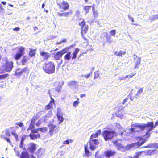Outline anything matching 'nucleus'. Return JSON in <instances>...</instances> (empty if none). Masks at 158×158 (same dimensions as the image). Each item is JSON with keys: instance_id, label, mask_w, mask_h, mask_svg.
Wrapping results in <instances>:
<instances>
[{"instance_id": "1", "label": "nucleus", "mask_w": 158, "mask_h": 158, "mask_svg": "<svg viewBox=\"0 0 158 158\" xmlns=\"http://www.w3.org/2000/svg\"><path fill=\"white\" fill-rule=\"evenodd\" d=\"M73 46H74L73 45H70L63 48L61 50L58 51L54 54V58L56 60H59L62 57L63 54L67 53L64 57L65 60H69L70 59H75L77 58V54L79 51V49L78 48H76L75 49L71 56V52H68V50Z\"/></svg>"}, {"instance_id": "2", "label": "nucleus", "mask_w": 158, "mask_h": 158, "mask_svg": "<svg viewBox=\"0 0 158 158\" xmlns=\"http://www.w3.org/2000/svg\"><path fill=\"white\" fill-rule=\"evenodd\" d=\"M42 69L47 74H49L53 73L55 71L54 64L52 61L45 62L42 66Z\"/></svg>"}, {"instance_id": "3", "label": "nucleus", "mask_w": 158, "mask_h": 158, "mask_svg": "<svg viewBox=\"0 0 158 158\" xmlns=\"http://www.w3.org/2000/svg\"><path fill=\"white\" fill-rule=\"evenodd\" d=\"M78 25L81 27V34L83 40L86 42L88 41V40L85 35L87 32L89 27L86 24V22L84 19H83L82 21L79 22Z\"/></svg>"}, {"instance_id": "4", "label": "nucleus", "mask_w": 158, "mask_h": 158, "mask_svg": "<svg viewBox=\"0 0 158 158\" xmlns=\"http://www.w3.org/2000/svg\"><path fill=\"white\" fill-rule=\"evenodd\" d=\"M14 150L16 154L20 158H36L33 154H30L26 150L23 151L21 153L18 150V148L15 147Z\"/></svg>"}, {"instance_id": "5", "label": "nucleus", "mask_w": 158, "mask_h": 158, "mask_svg": "<svg viewBox=\"0 0 158 158\" xmlns=\"http://www.w3.org/2000/svg\"><path fill=\"white\" fill-rule=\"evenodd\" d=\"M116 133L112 130H107L103 131L102 135L106 141L110 140L113 139Z\"/></svg>"}, {"instance_id": "6", "label": "nucleus", "mask_w": 158, "mask_h": 158, "mask_svg": "<svg viewBox=\"0 0 158 158\" xmlns=\"http://www.w3.org/2000/svg\"><path fill=\"white\" fill-rule=\"evenodd\" d=\"M25 48L23 47H20L19 49L18 52H17L14 56V58L16 60H19L21 57L24 54Z\"/></svg>"}, {"instance_id": "7", "label": "nucleus", "mask_w": 158, "mask_h": 158, "mask_svg": "<svg viewBox=\"0 0 158 158\" xmlns=\"http://www.w3.org/2000/svg\"><path fill=\"white\" fill-rule=\"evenodd\" d=\"M90 145V149L91 150H94L96 147L99 143V142L98 139H90L89 141Z\"/></svg>"}, {"instance_id": "8", "label": "nucleus", "mask_w": 158, "mask_h": 158, "mask_svg": "<svg viewBox=\"0 0 158 158\" xmlns=\"http://www.w3.org/2000/svg\"><path fill=\"white\" fill-rule=\"evenodd\" d=\"M38 132L37 129H36L31 131L29 135L30 137V138L32 140L40 138L41 136L40 135V134L38 133Z\"/></svg>"}, {"instance_id": "9", "label": "nucleus", "mask_w": 158, "mask_h": 158, "mask_svg": "<svg viewBox=\"0 0 158 158\" xmlns=\"http://www.w3.org/2000/svg\"><path fill=\"white\" fill-rule=\"evenodd\" d=\"M48 127L49 128V134L51 136H52L54 134L57 132V128L56 126L50 123L48 125Z\"/></svg>"}, {"instance_id": "10", "label": "nucleus", "mask_w": 158, "mask_h": 158, "mask_svg": "<svg viewBox=\"0 0 158 158\" xmlns=\"http://www.w3.org/2000/svg\"><path fill=\"white\" fill-rule=\"evenodd\" d=\"M57 5L59 6V8L64 11L69 9V4L65 1H63L60 3H57Z\"/></svg>"}, {"instance_id": "11", "label": "nucleus", "mask_w": 158, "mask_h": 158, "mask_svg": "<svg viewBox=\"0 0 158 158\" xmlns=\"http://www.w3.org/2000/svg\"><path fill=\"white\" fill-rule=\"evenodd\" d=\"M104 155L107 158H110L114 156L116 154V152L114 150H107L104 152Z\"/></svg>"}, {"instance_id": "12", "label": "nucleus", "mask_w": 158, "mask_h": 158, "mask_svg": "<svg viewBox=\"0 0 158 158\" xmlns=\"http://www.w3.org/2000/svg\"><path fill=\"white\" fill-rule=\"evenodd\" d=\"M37 145L33 143H31L28 145L27 150L31 153H34L37 149Z\"/></svg>"}, {"instance_id": "13", "label": "nucleus", "mask_w": 158, "mask_h": 158, "mask_svg": "<svg viewBox=\"0 0 158 158\" xmlns=\"http://www.w3.org/2000/svg\"><path fill=\"white\" fill-rule=\"evenodd\" d=\"M13 63L12 61L9 62L6 60L5 64V69L6 71L7 72H10L13 67Z\"/></svg>"}, {"instance_id": "14", "label": "nucleus", "mask_w": 158, "mask_h": 158, "mask_svg": "<svg viewBox=\"0 0 158 158\" xmlns=\"http://www.w3.org/2000/svg\"><path fill=\"white\" fill-rule=\"evenodd\" d=\"M45 150L41 148H39L36 151L35 155L37 158H42L45 154Z\"/></svg>"}, {"instance_id": "15", "label": "nucleus", "mask_w": 158, "mask_h": 158, "mask_svg": "<svg viewBox=\"0 0 158 158\" xmlns=\"http://www.w3.org/2000/svg\"><path fill=\"white\" fill-rule=\"evenodd\" d=\"M145 128H147L148 130L146 133V134H148V132L151 131L155 127V124L154 125V122H148L146 124H144Z\"/></svg>"}, {"instance_id": "16", "label": "nucleus", "mask_w": 158, "mask_h": 158, "mask_svg": "<svg viewBox=\"0 0 158 158\" xmlns=\"http://www.w3.org/2000/svg\"><path fill=\"white\" fill-rule=\"evenodd\" d=\"M51 100L49 101V103L48 104L46 105L45 107V109L46 110H47L50 109H52L53 104H54L55 101L53 98L52 97H51Z\"/></svg>"}, {"instance_id": "17", "label": "nucleus", "mask_w": 158, "mask_h": 158, "mask_svg": "<svg viewBox=\"0 0 158 158\" xmlns=\"http://www.w3.org/2000/svg\"><path fill=\"white\" fill-rule=\"evenodd\" d=\"M143 152H143V153L145 156H151L152 155H155L157 152L156 150H147L143 151Z\"/></svg>"}, {"instance_id": "18", "label": "nucleus", "mask_w": 158, "mask_h": 158, "mask_svg": "<svg viewBox=\"0 0 158 158\" xmlns=\"http://www.w3.org/2000/svg\"><path fill=\"white\" fill-rule=\"evenodd\" d=\"M72 14V11L71 10L69 11L68 12H64L62 13H58V15L60 17H68Z\"/></svg>"}, {"instance_id": "19", "label": "nucleus", "mask_w": 158, "mask_h": 158, "mask_svg": "<svg viewBox=\"0 0 158 158\" xmlns=\"http://www.w3.org/2000/svg\"><path fill=\"white\" fill-rule=\"evenodd\" d=\"M40 55L44 60H47L50 57L49 53L44 51L40 52Z\"/></svg>"}, {"instance_id": "20", "label": "nucleus", "mask_w": 158, "mask_h": 158, "mask_svg": "<svg viewBox=\"0 0 158 158\" xmlns=\"http://www.w3.org/2000/svg\"><path fill=\"white\" fill-rule=\"evenodd\" d=\"M114 144L115 145V146L117 147L118 150L124 148V147L121 143L118 142V140H116L114 141Z\"/></svg>"}, {"instance_id": "21", "label": "nucleus", "mask_w": 158, "mask_h": 158, "mask_svg": "<svg viewBox=\"0 0 158 158\" xmlns=\"http://www.w3.org/2000/svg\"><path fill=\"white\" fill-rule=\"evenodd\" d=\"M146 141V140L145 139L141 137H140L139 138V140L137 142L135 143H137V146L139 147L143 144Z\"/></svg>"}, {"instance_id": "22", "label": "nucleus", "mask_w": 158, "mask_h": 158, "mask_svg": "<svg viewBox=\"0 0 158 158\" xmlns=\"http://www.w3.org/2000/svg\"><path fill=\"white\" fill-rule=\"evenodd\" d=\"M101 133V130L99 129L98 130L96 133H93L90 136V139H93L94 138H98L99 135Z\"/></svg>"}, {"instance_id": "23", "label": "nucleus", "mask_w": 158, "mask_h": 158, "mask_svg": "<svg viewBox=\"0 0 158 158\" xmlns=\"http://www.w3.org/2000/svg\"><path fill=\"white\" fill-rule=\"evenodd\" d=\"M126 53L125 51L120 50L119 51H115L114 52V55L116 56L122 57L123 55H124Z\"/></svg>"}, {"instance_id": "24", "label": "nucleus", "mask_w": 158, "mask_h": 158, "mask_svg": "<svg viewBox=\"0 0 158 158\" xmlns=\"http://www.w3.org/2000/svg\"><path fill=\"white\" fill-rule=\"evenodd\" d=\"M143 152H143V151H141L139 152H136L135 153V155H134L133 156H129V158H139V156L142 155L143 153Z\"/></svg>"}, {"instance_id": "25", "label": "nucleus", "mask_w": 158, "mask_h": 158, "mask_svg": "<svg viewBox=\"0 0 158 158\" xmlns=\"http://www.w3.org/2000/svg\"><path fill=\"white\" fill-rule=\"evenodd\" d=\"M40 116L38 114L34 115L31 120V123L35 124L36 121L40 118Z\"/></svg>"}, {"instance_id": "26", "label": "nucleus", "mask_w": 158, "mask_h": 158, "mask_svg": "<svg viewBox=\"0 0 158 158\" xmlns=\"http://www.w3.org/2000/svg\"><path fill=\"white\" fill-rule=\"evenodd\" d=\"M143 148H158V144L157 143H152L148 145L147 146H145L143 147Z\"/></svg>"}, {"instance_id": "27", "label": "nucleus", "mask_w": 158, "mask_h": 158, "mask_svg": "<svg viewBox=\"0 0 158 158\" xmlns=\"http://www.w3.org/2000/svg\"><path fill=\"white\" fill-rule=\"evenodd\" d=\"M139 124L135 123L132 125L131 127L132 128H131V130L132 131L138 132V130L136 131V129L138 128Z\"/></svg>"}, {"instance_id": "28", "label": "nucleus", "mask_w": 158, "mask_h": 158, "mask_svg": "<svg viewBox=\"0 0 158 158\" xmlns=\"http://www.w3.org/2000/svg\"><path fill=\"white\" fill-rule=\"evenodd\" d=\"M85 152V156L87 157L89 156L91 153L89 151V150L87 148V146L85 145L84 146Z\"/></svg>"}, {"instance_id": "29", "label": "nucleus", "mask_w": 158, "mask_h": 158, "mask_svg": "<svg viewBox=\"0 0 158 158\" xmlns=\"http://www.w3.org/2000/svg\"><path fill=\"white\" fill-rule=\"evenodd\" d=\"M27 61V58L26 56H24L21 60V63L22 65H25Z\"/></svg>"}, {"instance_id": "30", "label": "nucleus", "mask_w": 158, "mask_h": 158, "mask_svg": "<svg viewBox=\"0 0 158 158\" xmlns=\"http://www.w3.org/2000/svg\"><path fill=\"white\" fill-rule=\"evenodd\" d=\"M91 7V6H86L84 7V10L85 11V13L86 14H87L90 9Z\"/></svg>"}, {"instance_id": "31", "label": "nucleus", "mask_w": 158, "mask_h": 158, "mask_svg": "<svg viewBox=\"0 0 158 158\" xmlns=\"http://www.w3.org/2000/svg\"><path fill=\"white\" fill-rule=\"evenodd\" d=\"M136 146H137V143H133L127 145L126 148L128 150H129L132 148L135 147Z\"/></svg>"}, {"instance_id": "32", "label": "nucleus", "mask_w": 158, "mask_h": 158, "mask_svg": "<svg viewBox=\"0 0 158 158\" xmlns=\"http://www.w3.org/2000/svg\"><path fill=\"white\" fill-rule=\"evenodd\" d=\"M50 114L48 115V114H47L43 116V118L44 119V121H46L48 120V119L51 116V115L52 114V110H50L49 111Z\"/></svg>"}, {"instance_id": "33", "label": "nucleus", "mask_w": 158, "mask_h": 158, "mask_svg": "<svg viewBox=\"0 0 158 158\" xmlns=\"http://www.w3.org/2000/svg\"><path fill=\"white\" fill-rule=\"evenodd\" d=\"M35 50L30 49L29 52V55L31 57H35Z\"/></svg>"}, {"instance_id": "34", "label": "nucleus", "mask_w": 158, "mask_h": 158, "mask_svg": "<svg viewBox=\"0 0 158 158\" xmlns=\"http://www.w3.org/2000/svg\"><path fill=\"white\" fill-rule=\"evenodd\" d=\"M56 115L58 120L60 121V123L62 122L64 120L63 114H57Z\"/></svg>"}, {"instance_id": "35", "label": "nucleus", "mask_w": 158, "mask_h": 158, "mask_svg": "<svg viewBox=\"0 0 158 158\" xmlns=\"http://www.w3.org/2000/svg\"><path fill=\"white\" fill-rule=\"evenodd\" d=\"M36 129H37V131L38 132V131H40L42 132H45L48 131L47 128L46 127H42V128H39Z\"/></svg>"}, {"instance_id": "36", "label": "nucleus", "mask_w": 158, "mask_h": 158, "mask_svg": "<svg viewBox=\"0 0 158 158\" xmlns=\"http://www.w3.org/2000/svg\"><path fill=\"white\" fill-rule=\"evenodd\" d=\"M77 82L75 81H72L69 83V85L70 86L76 87L77 86Z\"/></svg>"}, {"instance_id": "37", "label": "nucleus", "mask_w": 158, "mask_h": 158, "mask_svg": "<svg viewBox=\"0 0 158 158\" xmlns=\"http://www.w3.org/2000/svg\"><path fill=\"white\" fill-rule=\"evenodd\" d=\"M93 12V16L94 17H97L98 16L99 13L97 10H95V8L94 7L92 9Z\"/></svg>"}, {"instance_id": "38", "label": "nucleus", "mask_w": 158, "mask_h": 158, "mask_svg": "<svg viewBox=\"0 0 158 158\" xmlns=\"http://www.w3.org/2000/svg\"><path fill=\"white\" fill-rule=\"evenodd\" d=\"M22 71H19V70H17L14 73V75L15 76H19L22 74Z\"/></svg>"}, {"instance_id": "39", "label": "nucleus", "mask_w": 158, "mask_h": 158, "mask_svg": "<svg viewBox=\"0 0 158 158\" xmlns=\"http://www.w3.org/2000/svg\"><path fill=\"white\" fill-rule=\"evenodd\" d=\"M9 76L8 74H6L3 75H0V79H5L7 77Z\"/></svg>"}, {"instance_id": "40", "label": "nucleus", "mask_w": 158, "mask_h": 158, "mask_svg": "<svg viewBox=\"0 0 158 158\" xmlns=\"http://www.w3.org/2000/svg\"><path fill=\"white\" fill-rule=\"evenodd\" d=\"M12 134L14 136L16 140L17 141L18 140V134L16 133L15 130L12 132Z\"/></svg>"}, {"instance_id": "41", "label": "nucleus", "mask_w": 158, "mask_h": 158, "mask_svg": "<svg viewBox=\"0 0 158 158\" xmlns=\"http://www.w3.org/2000/svg\"><path fill=\"white\" fill-rule=\"evenodd\" d=\"M140 59L139 58L138 60L135 63V66L134 67L135 68H138V65H140Z\"/></svg>"}, {"instance_id": "42", "label": "nucleus", "mask_w": 158, "mask_h": 158, "mask_svg": "<svg viewBox=\"0 0 158 158\" xmlns=\"http://www.w3.org/2000/svg\"><path fill=\"white\" fill-rule=\"evenodd\" d=\"M79 98H77V100L73 102V105L74 107H77L78 106V104L80 102L79 101Z\"/></svg>"}, {"instance_id": "43", "label": "nucleus", "mask_w": 158, "mask_h": 158, "mask_svg": "<svg viewBox=\"0 0 158 158\" xmlns=\"http://www.w3.org/2000/svg\"><path fill=\"white\" fill-rule=\"evenodd\" d=\"M4 9L2 5L0 4V15H2L4 13Z\"/></svg>"}, {"instance_id": "44", "label": "nucleus", "mask_w": 158, "mask_h": 158, "mask_svg": "<svg viewBox=\"0 0 158 158\" xmlns=\"http://www.w3.org/2000/svg\"><path fill=\"white\" fill-rule=\"evenodd\" d=\"M34 124H35L31 123V122L29 128L27 129V130H30L31 131H33V130H34L33 129L34 128Z\"/></svg>"}, {"instance_id": "45", "label": "nucleus", "mask_w": 158, "mask_h": 158, "mask_svg": "<svg viewBox=\"0 0 158 158\" xmlns=\"http://www.w3.org/2000/svg\"><path fill=\"white\" fill-rule=\"evenodd\" d=\"M5 134L6 136H10V131L9 129H6L5 131Z\"/></svg>"}, {"instance_id": "46", "label": "nucleus", "mask_w": 158, "mask_h": 158, "mask_svg": "<svg viewBox=\"0 0 158 158\" xmlns=\"http://www.w3.org/2000/svg\"><path fill=\"white\" fill-rule=\"evenodd\" d=\"M138 128H139L140 130H144L145 129L144 124L142 125L139 124Z\"/></svg>"}, {"instance_id": "47", "label": "nucleus", "mask_w": 158, "mask_h": 158, "mask_svg": "<svg viewBox=\"0 0 158 158\" xmlns=\"http://www.w3.org/2000/svg\"><path fill=\"white\" fill-rule=\"evenodd\" d=\"M23 140L22 139L20 141V143L19 145V147L20 148L22 149H25L26 148L25 147H24L23 146Z\"/></svg>"}, {"instance_id": "48", "label": "nucleus", "mask_w": 158, "mask_h": 158, "mask_svg": "<svg viewBox=\"0 0 158 158\" xmlns=\"http://www.w3.org/2000/svg\"><path fill=\"white\" fill-rule=\"evenodd\" d=\"M16 125L18 126L21 128H23L24 127V125L23 123L20 122L19 123H15Z\"/></svg>"}, {"instance_id": "49", "label": "nucleus", "mask_w": 158, "mask_h": 158, "mask_svg": "<svg viewBox=\"0 0 158 158\" xmlns=\"http://www.w3.org/2000/svg\"><path fill=\"white\" fill-rule=\"evenodd\" d=\"M61 88L62 87L61 85H59L58 86L55 88V90L57 92H60L61 91Z\"/></svg>"}, {"instance_id": "50", "label": "nucleus", "mask_w": 158, "mask_h": 158, "mask_svg": "<svg viewBox=\"0 0 158 158\" xmlns=\"http://www.w3.org/2000/svg\"><path fill=\"white\" fill-rule=\"evenodd\" d=\"M21 71L22 72V73L23 72L25 73H27L28 72L29 70L27 67H25Z\"/></svg>"}, {"instance_id": "51", "label": "nucleus", "mask_w": 158, "mask_h": 158, "mask_svg": "<svg viewBox=\"0 0 158 158\" xmlns=\"http://www.w3.org/2000/svg\"><path fill=\"white\" fill-rule=\"evenodd\" d=\"M110 35L114 36H115L116 34V30H112L110 31Z\"/></svg>"}, {"instance_id": "52", "label": "nucleus", "mask_w": 158, "mask_h": 158, "mask_svg": "<svg viewBox=\"0 0 158 158\" xmlns=\"http://www.w3.org/2000/svg\"><path fill=\"white\" fill-rule=\"evenodd\" d=\"M99 73L97 72H96L94 73V79H96L99 77Z\"/></svg>"}, {"instance_id": "53", "label": "nucleus", "mask_w": 158, "mask_h": 158, "mask_svg": "<svg viewBox=\"0 0 158 158\" xmlns=\"http://www.w3.org/2000/svg\"><path fill=\"white\" fill-rule=\"evenodd\" d=\"M158 19V15H153V17L151 19L152 21H153Z\"/></svg>"}, {"instance_id": "54", "label": "nucleus", "mask_w": 158, "mask_h": 158, "mask_svg": "<svg viewBox=\"0 0 158 158\" xmlns=\"http://www.w3.org/2000/svg\"><path fill=\"white\" fill-rule=\"evenodd\" d=\"M1 136L3 138H4V139H6L7 141L8 142V143H11V142L10 140V139L7 138H6L5 137V135H2Z\"/></svg>"}, {"instance_id": "55", "label": "nucleus", "mask_w": 158, "mask_h": 158, "mask_svg": "<svg viewBox=\"0 0 158 158\" xmlns=\"http://www.w3.org/2000/svg\"><path fill=\"white\" fill-rule=\"evenodd\" d=\"M57 114H62L61 112V109L60 108H57Z\"/></svg>"}, {"instance_id": "56", "label": "nucleus", "mask_w": 158, "mask_h": 158, "mask_svg": "<svg viewBox=\"0 0 158 158\" xmlns=\"http://www.w3.org/2000/svg\"><path fill=\"white\" fill-rule=\"evenodd\" d=\"M92 74V72H90L89 74H87V75H84V77L86 78H89L90 75H91Z\"/></svg>"}, {"instance_id": "57", "label": "nucleus", "mask_w": 158, "mask_h": 158, "mask_svg": "<svg viewBox=\"0 0 158 158\" xmlns=\"http://www.w3.org/2000/svg\"><path fill=\"white\" fill-rule=\"evenodd\" d=\"M120 112V111H118L117 112V113L116 114V116L118 117L121 118L123 117V114H119Z\"/></svg>"}, {"instance_id": "58", "label": "nucleus", "mask_w": 158, "mask_h": 158, "mask_svg": "<svg viewBox=\"0 0 158 158\" xmlns=\"http://www.w3.org/2000/svg\"><path fill=\"white\" fill-rule=\"evenodd\" d=\"M41 121L40 120H38L37 122L36 123V125L38 127L41 125Z\"/></svg>"}, {"instance_id": "59", "label": "nucleus", "mask_w": 158, "mask_h": 158, "mask_svg": "<svg viewBox=\"0 0 158 158\" xmlns=\"http://www.w3.org/2000/svg\"><path fill=\"white\" fill-rule=\"evenodd\" d=\"M69 141L68 140L64 141L63 142V144L64 145L69 144Z\"/></svg>"}, {"instance_id": "60", "label": "nucleus", "mask_w": 158, "mask_h": 158, "mask_svg": "<svg viewBox=\"0 0 158 158\" xmlns=\"http://www.w3.org/2000/svg\"><path fill=\"white\" fill-rule=\"evenodd\" d=\"M128 18H129V19H130V20H131L132 22H134V19H133V18L132 17H131L129 15H128Z\"/></svg>"}, {"instance_id": "61", "label": "nucleus", "mask_w": 158, "mask_h": 158, "mask_svg": "<svg viewBox=\"0 0 158 158\" xmlns=\"http://www.w3.org/2000/svg\"><path fill=\"white\" fill-rule=\"evenodd\" d=\"M128 77V76H126L124 77H121L120 78V80H124L126 78H127Z\"/></svg>"}, {"instance_id": "62", "label": "nucleus", "mask_w": 158, "mask_h": 158, "mask_svg": "<svg viewBox=\"0 0 158 158\" xmlns=\"http://www.w3.org/2000/svg\"><path fill=\"white\" fill-rule=\"evenodd\" d=\"M143 88H141L139 89V90L137 92L138 94H140V93L143 92Z\"/></svg>"}, {"instance_id": "63", "label": "nucleus", "mask_w": 158, "mask_h": 158, "mask_svg": "<svg viewBox=\"0 0 158 158\" xmlns=\"http://www.w3.org/2000/svg\"><path fill=\"white\" fill-rule=\"evenodd\" d=\"M129 98L128 97H127L125 99H124L122 102V104H124L125 102H127V100Z\"/></svg>"}, {"instance_id": "64", "label": "nucleus", "mask_w": 158, "mask_h": 158, "mask_svg": "<svg viewBox=\"0 0 158 158\" xmlns=\"http://www.w3.org/2000/svg\"><path fill=\"white\" fill-rule=\"evenodd\" d=\"M20 30V28L19 27H16L13 29L14 31H19Z\"/></svg>"}]
</instances>
